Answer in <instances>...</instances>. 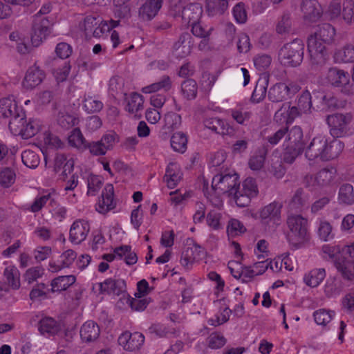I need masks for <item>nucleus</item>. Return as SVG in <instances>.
<instances>
[{
    "mask_svg": "<svg viewBox=\"0 0 354 354\" xmlns=\"http://www.w3.org/2000/svg\"><path fill=\"white\" fill-rule=\"evenodd\" d=\"M335 36V28L327 23L320 25L317 30L309 36L307 47L312 65L322 66L326 63L328 59L326 45L333 44Z\"/></svg>",
    "mask_w": 354,
    "mask_h": 354,
    "instance_id": "nucleus-1",
    "label": "nucleus"
},
{
    "mask_svg": "<svg viewBox=\"0 0 354 354\" xmlns=\"http://www.w3.org/2000/svg\"><path fill=\"white\" fill-rule=\"evenodd\" d=\"M287 225L288 241L296 248H299L308 239L307 220L300 215H291L288 217Z\"/></svg>",
    "mask_w": 354,
    "mask_h": 354,
    "instance_id": "nucleus-2",
    "label": "nucleus"
},
{
    "mask_svg": "<svg viewBox=\"0 0 354 354\" xmlns=\"http://www.w3.org/2000/svg\"><path fill=\"white\" fill-rule=\"evenodd\" d=\"M337 183V170L334 167H326L319 170L315 175L307 174L303 183L310 189L328 187Z\"/></svg>",
    "mask_w": 354,
    "mask_h": 354,
    "instance_id": "nucleus-3",
    "label": "nucleus"
},
{
    "mask_svg": "<svg viewBox=\"0 0 354 354\" xmlns=\"http://www.w3.org/2000/svg\"><path fill=\"white\" fill-rule=\"evenodd\" d=\"M304 44L302 40L296 39L286 44L280 50L279 57L285 66H297L304 58Z\"/></svg>",
    "mask_w": 354,
    "mask_h": 354,
    "instance_id": "nucleus-4",
    "label": "nucleus"
},
{
    "mask_svg": "<svg viewBox=\"0 0 354 354\" xmlns=\"http://www.w3.org/2000/svg\"><path fill=\"white\" fill-rule=\"evenodd\" d=\"M282 207L281 203L274 201L261 209L259 219L266 230L274 231L281 225Z\"/></svg>",
    "mask_w": 354,
    "mask_h": 354,
    "instance_id": "nucleus-5",
    "label": "nucleus"
},
{
    "mask_svg": "<svg viewBox=\"0 0 354 354\" xmlns=\"http://www.w3.org/2000/svg\"><path fill=\"white\" fill-rule=\"evenodd\" d=\"M326 80L333 86L339 88L343 94L354 95V84L351 82L348 72L337 67H330L326 74Z\"/></svg>",
    "mask_w": 354,
    "mask_h": 354,
    "instance_id": "nucleus-6",
    "label": "nucleus"
},
{
    "mask_svg": "<svg viewBox=\"0 0 354 354\" xmlns=\"http://www.w3.org/2000/svg\"><path fill=\"white\" fill-rule=\"evenodd\" d=\"M239 185V178L236 173L217 174L214 176L212 182L213 189L216 191L218 194H227L229 196H233L234 198Z\"/></svg>",
    "mask_w": 354,
    "mask_h": 354,
    "instance_id": "nucleus-7",
    "label": "nucleus"
},
{
    "mask_svg": "<svg viewBox=\"0 0 354 354\" xmlns=\"http://www.w3.org/2000/svg\"><path fill=\"white\" fill-rule=\"evenodd\" d=\"M351 120V113H335L328 115L326 122L330 127V135L334 138H342L348 135Z\"/></svg>",
    "mask_w": 354,
    "mask_h": 354,
    "instance_id": "nucleus-8",
    "label": "nucleus"
},
{
    "mask_svg": "<svg viewBox=\"0 0 354 354\" xmlns=\"http://www.w3.org/2000/svg\"><path fill=\"white\" fill-rule=\"evenodd\" d=\"M327 138L318 136L313 138L305 148V156L310 161H326Z\"/></svg>",
    "mask_w": 354,
    "mask_h": 354,
    "instance_id": "nucleus-9",
    "label": "nucleus"
},
{
    "mask_svg": "<svg viewBox=\"0 0 354 354\" xmlns=\"http://www.w3.org/2000/svg\"><path fill=\"white\" fill-rule=\"evenodd\" d=\"M354 245L348 247L346 253L341 254L335 260V266L342 277L347 281L354 279V258L352 256Z\"/></svg>",
    "mask_w": 354,
    "mask_h": 354,
    "instance_id": "nucleus-10",
    "label": "nucleus"
},
{
    "mask_svg": "<svg viewBox=\"0 0 354 354\" xmlns=\"http://www.w3.org/2000/svg\"><path fill=\"white\" fill-rule=\"evenodd\" d=\"M50 32V24L48 19L35 15L31 32L32 46L35 47L39 46Z\"/></svg>",
    "mask_w": 354,
    "mask_h": 354,
    "instance_id": "nucleus-11",
    "label": "nucleus"
},
{
    "mask_svg": "<svg viewBox=\"0 0 354 354\" xmlns=\"http://www.w3.org/2000/svg\"><path fill=\"white\" fill-rule=\"evenodd\" d=\"M242 189H237L234 201L239 207H246L250 203L251 198L257 196L258 188L256 181L252 178H246L242 185Z\"/></svg>",
    "mask_w": 354,
    "mask_h": 354,
    "instance_id": "nucleus-12",
    "label": "nucleus"
},
{
    "mask_svg": "<svg viewBox=\"0 0 354 354\" xmlns=\"http://www.w3.org/2000/svg\"><path fill=\"white\" fill-rule=\"evenodd\" d=\"M90 231V225L84 219L75 221L69 231V241L73 244H80L87 237Z\"/></svg>",
    "mask_w": 354,
    "mask_h": 354,
    "instance_id": "nucleus-13",
    "label": "nucleus"
},
{
    "mask_svg": "<svg viewBox=\"0 0 354 354\" xmlns=\"http://www.w3.org/2000/svg\"><path fill=\"white\" fill-rule=\"evenodd\" d=\"M301 11L307 22H316L322 15V8L317 0H302Z\"/></svg>",
    "mask_w": 354,
    "mask_h": 354,
    "instance_id": "nucleus-14",
    "label": "nucleus"
},
{
    "mask_svg": "<svg viewBox=\"0 0 354 354\" xmlns=\"http://www.w3.org/2000/svg\"><path fill=\"white\" fill-rule=\"evenodd\" d=\"M145 342V336L139 333H131L126 331L120 335L118 343L125 350L133 351L138 350Z\"/></svg>",
    "mask_w": 354,
    "mask_h": 354,
    "instance_id": "nucleus-15",
    "label": "nucleus"
},
{
    "mask_svg": "<svg viewBox=\"0 0 354 354\" xmlns=\"http://www.w3.org/2000/svg\"><path fill=\"white\" fill-rule=\"evenodd\" d=\"M115 205L116 202L114 199L113 185L112 184H106L102 190L101 198L99 199L96 204V210L101 214H105L114 209Z\"/></svg>",
    "mask_w": 354,
    "mask_h": 354,
    "instance_id": "nucleus-16",
    "label": "nucleus"
},
{
    "mask_svg": "<svg viewBox=\"0 0 354 354\" xmlns=\"http://www.w3.org/2000/svg\"><path fill=\"white\" fill-rule=\"evenodd\" d=\"M297 86L285 83H278L272 86L268 91V99L273 102H282L288 98L291 93H295Z\"/></svg>",
    "mask_w": 354,
    "mask_h": 354,
    "instance_id": "nucleus-17",
    "label": "nucleus"
},
{
    "mask_svg": "<svg viewBox=\"0 0 354 354\" xmlns=\"http://www.w3.org/2000/svg\"><path fill=\"white\" fill-rule=\"evenodd\" d=\"M77 258V253L68 249L62 252L57 261H50L48 263V270L51 272H57L62 269L70 268Z\"/></svg>",
    "mask_w": 354,
    "mask_h": 354,
    "instance_id": "nucleus-18",
    "label": "nucleus"
},
{
    "mask_svg": "<svg viewBox=\"0 0 354 354\" xmlns=\"http://www.w3.org/2000/svg\"><path fill=\"white\" fill-rule=\"evenodd\" d=\"M101 293L120 295L126 292V283L121 279L109 278L102 283H97Z\"/></svg>",
    "mask_w": 354,
    "mask_h": 354,
    "instance_id": "nucleus-19",
    "label": "nucleus"
},
{
    "mask_svg": "<svg viewBox=\"0 0 354 354\" xmlns=\"http://www.w3.org/2000/svg\"><path fill=\"white\" fill-rule=\"evenodd\" d=\"M45 77L44 71L35 64L28 69L22 85L27 89H32L39 86L43 82Z\"/></svg>",
    "mask_w": 354,
    "mask_h": 354,
    "instance_id": "nucleus-20",
    "label": "nucleus"
},
{
    "mask_svg": "<svg viewBox=\"0 0 354 354\" xmlns=\"http://www.w3.org/2000/svg\"><path fill=\"white\" fill-rule=\"evenodd\" d=\"M162 0H146L139 8L138 17L142 21H151L162 7Z\"/></svg>",
    "mask_w": 354,
    "mask_h": 354,
    "instance_id": "nucleus-21",
    "label": "nucleus"
},
{
    "mask_svg": "<svg viewBox=\"0 0 354 354\" xmlns=\"http://www.w3.org/2000/svg\"><path fill=\"white\" fill-rule=\"evenodd\" d=\"M310 201V194L303 188H298L294 192L290 202L289 207L296 212H301L308 208Z\"/></svg>",
    "mask_w": 354,
    "mask_h": 354,
    "instance_id": "nucleus-22",
    "label": "nucleus"
},
{
    "mask_svg": "<svg viewBox=\"0 0 354 354\" xmlns=\"http://www.w3.org/2000/svg\"><path fill=\"white\" fill-rule=\"evenodd\" d=\"M303 131L300 127L295 126L288 129L287 126V134L283 142L284 148H300L304 150L303 143Z\"/></svg>",
    "mask_w": 354,
    "mask_h": 354,
    "instance_id": "nucleus-23",
    "label": "nucleus"
},
{
    "mask_svg": "<svg viewBox=\"0 0 354 354\" xmlns=\"http://www.w3.org/2000/svg\"><path fill=\"white\" fill-rule=\"evenodd\" d=\"M38 330L43 336L50 337L59 333L61 330V326L55 319L45 317L39 320Z\"/></svg>",
    "mask_w": 354,
    "mask_h": 354,
    "instance_id": "nucleus-24",
    "label": "nucleus"
},
{
    "mask_svg": "<svg viewBox=\"0 0 354 354\" xmlns=\"http://www.w3.org/2000/svg\"><path fill=\"white\" fill-rule=\"evenodd\" d=\"M204 126L221 135H229L232 133V128L225 120L218 118H209L204 120Z\"/></svg>",
    "mask_w": 354,
    "mask_h": 354,
    "instance_id": "nucleus-25",
    "label": "nucleus"
},
{
    "mask_svg": "<svg viewBox=\"0 0 354 354\" xmlns=\"http://www.w3.org/2000/svg\"><path fill=\"white\" fill-rule=\"evenodd\" d=\"M80 333L83 342H92L99 337L100 329L95 322L87 321L82 326Z\"/></svg>",
    "mask_w": 354,
    "mask_h": 354,
    "instance_id": "nucleus-26",
    "label": "nucleus"
},
{
    "mask_svg": "<svg viewBox=\"0 0 354 354\" xmlns=\"http://www.w3.org/2000/svg\"><path fill=\"white\" fill-rule=\"evenodd\" d=\"M202 12V7L199 3H189L183 8L181 15L182 19L183 22L187 25L198 22Z\"/></svg>",
    "mask_w": 354,
    "mask_h": 354,
    "instance_id": "nucleus-27",
    "label": "nucleus"
},
{
    "mask_svg": "<svg viewBox=\"0 0 354 354\" xmlns=\"http://www.w3.org/2000/svg\"><path fill=\"white\" fill-rule=\"evenodd\" d=\"M182 173L179 165L174 162H170L166 169L163 180L169 188H174L180 182Z\"/></svg>",
    "mask_w": 354,
    "mask_h": 354,
    "instance_id": "nucleus-28",
    "label": "nucleus"
},
{
    "mask_svg": "<svg viewBox=\"0 0 354 354\" xmlns=\"http://www.w3.org/2000/svg\"><path fill=\"white\" fill-rule=\"evenodd\" d=\"M333 59L335 63L354 62V45L347 44L343 47L336 49L334 52Z\"/></svg>",
    "mask_w": 354,
    "mask_h": 354,
    "instance_id": "nucleus-29",
    "label": "nucleus"
},
{
    "mask_svg": "<svg viewBox=\"0 0 354 354\" xmlns=\"http://www.w3.org/2000/svg\"><path fill=\"white\" fill-rule=\"evenodd\" d=\"M21 108L12 96L0 99V118H9Z\"/></svg>",
    "mask_w": 354,
    "mask_h": 354,
    "instance_id": "nucleus-30",
    "label": "nucleus"
},
{
    "mask_svg": "<svg viewBox=\"0 0 354 354\" xmlns=\"http://www.w3.org/2000/svg\"><path fill=\"white\" fill-rule=\"evenodd\" d=\"M325 277V269L314 268L305 274L304 277V281L307 286L315 288L323 281Z\"/></svg>",
    "mask_w": 354,
    "mask_h": 354,
    "instance_id": "nucleus-31",
    "label": "nucleus"
},
{
    "mask_svg": "<svg viewBox=\"0 0 354 354\" xmlns=\"http://www.w3.org/2000/svg\"><path fill=\"white\" fill-rule=\"evenodd\" d=\"M172 82L169 76L163 75L158 82L142 88L144 93H151L158 91H168L171 89Z\"/></svg>",
    "mask_w": 354,
    "mask_h": 354,
    "instance_id": "nucleus-32",
    "label": "nucleus"
},
{
    "mask_svg": "<svg viewBox=\"0 0 354 354\" xmlns=\"http://www.w3.org/2000/svg\"><path fill=\"white\" fill-rule=\"evenodd\" d=\"M76 281L75 276L73 274L59 276L52 280L50 286L52 292L66 290Z\"/></svg>",
    "mask_w": 354,
    "mask_h": 354,
    "instance_id": "nucleus-33",
    "label": "nucleus"
},
{
    "mask_svg": "<svg viewBox=\"0 0 354 354\" xmlns=\"http://www.w3.org/2000/svg\"><path fill=\"white\" fill-rule=\"evenodd\" d=\"M3 276L11 288L18 290L20 288V272L16 266L10 265L6 267Z\"/></svg>",
    "mask_w": 354,
    "mask_h": 354,
    "instance_id": "nucleus-34",
    "label": "nucleus"
},
{
    "mask_svg": "<svg viewBox=\"0 0 354 354\" xmlns=\"http://www.w3.org/2000/svg\"><path fill=\"white\" fill-rule=\"evenodd\" d=\"M192 37L188 32L183 33L178 41L174 44V48L178 51V57H183L188 55L191 53Z\"/></svg>",
    "mask_w": 354,
    "mask_h": 354,
    "instance_id": "nucleus-35",
    "label": "nucleus"
},
{
    "mask_svg": "<svg viewBox=\"0 0 354 354\" xmlns=\"http://www.w3.org/2000/svg\"><path fill=\"white\" fill-rule=\"evenodd\" d=\"M83 109L87 113L100 112L104 107L103 102L96 96L85 95L82 100Z\"/></svg>",
    "mask_w": 354,
    "mask_h": 354,
    "instance_id": "nucleus-36",
    "label": "nucleus"
},
{
    "mask_svg": "<svg viewBox=\"0 0 354 354\" xmlns=\"http://www.w3.org/2000/svg\"><path fill=\"white\" fill-rule=\"evenodd\" d=\"M25 113L22 108L18 110L12 115L9 118L8 127L10 130L15 134H20V130L23 128L26 123Z\"/></svg>",
    "mask_w": 354,
    "mask_h": 354,
    "instance_id": "nucleus-37",
    "label": "nucleus"
},
{
    "mask_svg": "<svg viewBox=\"0 0 354 354\" xmlns=\"http://www.w3.org/2000/svg\"><path fill=\"white\" fill-rule=\"evenodd\" d=\"M232 118L239 124L247 125L251 117L252 112L248 109L237 106L230 110Z\"/></svg>",
    "mask_w": 354,
    "mask_h": 354,
    "instance_id": "nucleus-38",
    "label": "nucleus"
},
{
    "mask_svg": "<svg viewBox=\"0 0 354 354\" xmlns=\"http://www.w3.org/2000/svg\"><path fill=\"white\" fill-rule=\"evenodd\" d=\"M132 3L113 0V13L115 18L128 20L131 16Z\"/></svg>",
    "mask_w": 354,
    "mask_h": 354,
    "instance_id": "nucleus-39",
    "label": "nucleus"
},
{
    "mask_svg": "<svg viewBox=\"0 0 354 354\" xmlns=\"http://www.w3.org/2000/svg\"><path fill=\"white\" fill-rule=\"evenodd\" d=\"M68 142L71 147L80 150H84L85 146L87 143L79 128H75L71 131L68 136Z\"/></svg>",
    "mask_w": 354,
    "mask_h": 354,
    "instance_id": "nucleus-40",
    "label": "nucleus"
},
{
    "mask_svg": "<svg viewBox=\"0 0 354 354\" xmlns=\"http://www.w3.org/2000/svg\"><path fill=\"white\" fill-rule=\"evenodd\" d=\"M338 201L340 204L351 205L354 203V189L350 184H344L339 187Z\"/></svg>",
    "mask_w": 354,
    "mask_h": 354,
    "instance_id": "nucleus-41",
    "label": "nucleus"
},
{
    "mask_svg": "<svg viewBox=\"0 0 354 354\" xmlns=\"http://www.w3.org/2000/svg\"><path fill=\"white\" fill-rule=\"evenodd\" d=\"M142 96L137 93H132L127 101L126 110L138 116V113L143 109Z\"/></svg>",
    "mask_w": 354,
    "mask_h": 354,
    "instance_id": "nucleus-42",
    "label": "nucleus"
},
{
    "mask_svg": "<svg viewBox=\"0 0 354 354\" xmlns=\"http://www.w3.org/2000/svg\"><path fill=\"white\" fill-rule=\"evenodd\" d=\"M227 7V0H207L206 8L209 15H222Z\"/></svg>",
    "mask_w": 354,
    "mask_h": 354,
    "instance_id": "nucleus-43",
    "label": "nucleus"
},
{
    "mask_svg": "<svg viewBox=\"0 0 354 354\" xmlns=\"http://www.w3.org/2000/svg\"><path fill=\"white\" fill-rule=\"evenodd\" d=\"M344 148V144L339 140H334L330 142L327 140L326 161L337 158L342 153Z\"/></svg>",
    "mask_w": 354,
    "mask_h": 354,
    "instance_id": "nucleus-44",
    "label": "nucleus"
},
{
    "mask_svg": "<svg viewBox=\"0 0 354 354\" xmlns=\"http://www.w3.org/2000/svg\"><path fill=\"white\" fill-rule=\"evenodd\" d=\"M207 225L212 230H219L223 228L222 214L216 209L209 211L206 216Z\"/></svg>",
    "mask_w": 354,
    "mask_h": 354,
    "instance_id": "nucleus-45",
    "label": "nucleus"
},
{
    "mask_svg": "<svg viewBox=\"0 0 354 354\" xmlns=\"http://www.w3.org/2000/svg\"><path fill=\"white\" fill-rule=\"evenodd\" d=\"M187 136L182 132H176L171 138V146L176 151L184 153L187 149Z\"/></svg>",
    "mask_w": 354,
    "mask_h": 354,
    "instance_id": "nucleus-46",
    "label": "nucleus"
},
{
    "mask_svg": "<svg viewBox=\"0 0 354 354\" xmlns=\"http://www.w3.org/2000/svg\"><path fill=\"white\" fill-rule=\"evenodd\" d=\"M61 168L64 169L63 174L66 175V171L70 173L73 169V160H67V157L64 153H57L55 158V170L59 171Z\"/></svg>",
    "mask_w": 354,
    "mask_h": 354,
    "instance_id": "nucleus-47",
    "label": "nucleus"
},
{
    "mask_svg": "<svg viewBox=\"0 0 354 354\" xmlns=\"http://www.w3.org/2000/svg\"><path fill=\"white\" fill-rule=\"evenodd\" d=\"M41 127L40 122L37 120H30L26 122L20 130V134L24 138L28 139L37 133Z\"/></svg>",
    "mask_w": 354,
    "mask_h": 354,
    "instance_id": "nucleus-48",
    "label": "nucleus"
},
{
    "mask_svg": "<svg viewBox=\"0 0 354 354\" xmlns=\"http://www.w3.org/2000/svg\"><path fill=\"white\" fill-rule=\"evenodd\" d=\"M287 134V126H283L278 129H276L273 133H270L266 137V146L274 147L278 145L281 140H286Z\"/></svg>",
    "mask_w": 354,
    "mask_h": 354,
    "instance_id": "nucleus-49",
    "label": "nucleus"
},
{
    "mask_svg": "<svg viewBox=\"0 0 354 354\" xmlns=\"http://www.w3.org/2000/svg\"><path fill=\"white\" fill-rule=\"evenodd\" d=\"M335 313L334 310H326L324 308L317 310L313 313L315 322L318 325L326 326L331 322Z\"/></svg>",
    "mask_w": 354,
    "mask_h": 354,
    "instance_id": "nucleus-50",
    "label": "nucleus"
},
{
    "mask_svg": "<svg viewBox=\"0 0 354 354\" xmlns=\"http://www.w3.org/2000/svg\"><path fill=\"white\" fill-rule=\"evenodd\" d=\"M181 91L183 95L187 99H194L196 97L198 91V86L196 81L192 79H187L185 80L181 84Z\"/></svg>",
    "mask_w": 354,
    "mask_h": 354,
    "instance_id": "nucleus-51",
    "label": "nucleus"
},
{
    "mask_svg": "<svg viewBox=\"0 0 354 354\" xmlns=\"http://www.w3.org/2000/svg\"><path fill=\"white\" fill-rule=\"evenodd\" d=\"M71 70V66L66 61L57 63V67L53 69V73L57 82H64L66 80Z\"/></svg>",
    "mask_w": 354,
    "mask_h": 354,
    "instance_id": "nucleus-52",
    "label": "nucleus"
},
{
    "mask_svg": "<svg viewBox=\"0 0 354 354\" xmlns=\"http://www.w3.org/2000/svg\"><path fill=\"white\" fill-rule=\"evenodd\" d=\"M115 254L118 257H124V261L127 265H133L138 261L136 253L131 251V248L127 245L117 248L115 250Z\"/></svg>",
    "mask_w": 354,
    "mask_h": 354,
    "instance_id": "nucleus-53",
    "label": "nucleus"
},
{
    "mask_svg": "<svg viewBox=\"0 0 354 354\" xmlns=\"http://www.w3.org/2000/svg\"><path fill=\"white\" fill-rule=\"evenodd\" d=\"M44 272L45 269L41 266L30 268L24 273V280L28 284H31L34 281H36L37 279L41 278L44 274Z\"/></svg>",
    "mask_w": 354,
    "mask_h": 354,
    "instance_id": "nucleus-54",
    "label": "nucleus"
},
{
    "mask_svg": "<svg viewBox=\"0 0 354 354\" xmlns=\"http://www.w3.org/2000/svg\"><path fill=\"white\" fill-rule=\"evenodd\" d=\"M342 310L348 313H354V287L349 289L342 298Z\"/></svg>",
    "mask_w": 354,
    "mask_h": 354,
    "instance_id": "nucleus-55",
    "label": "nucleus"
},
{
    "mask_svg": "<svg viewBox=\"0 0 354 354\" xmlns=\"http://www.w3.org/2000/svg\"><path fill=\"white\" fill-rule=\"evenodd\" d=\"M21 160L26 167L33 169L36 168L40 162L38 154L32 150L24 151L21 153Z\"/></svg>",
    "mask_w": 354,
    "mask_h": 354,
    "instance_id": "nucleus-56",
    "label": "nucleus"
},
{
    "mask_svg": "<svg viewBox=\"0 0 354 354\" xmlns=\"http://www.w3.org/2000/svg\"><path fill=\"white\" fill-rule=\"evenodd\" d=\"M102 185V178L96 175H89L87 179V194L95 196Z\"/></svg>",
    "mask_w": 354,
    "mask_h": 354,
    "instance_id": "nucleus-57",
    "label": "nucleus"
},
{
    "mask_svg": "<svg viewBox=\"0 0 354 354\" xmlns=\"http://www.w3.org/2000/svg\"><path fill=\"white\" fill-rule=\"evenodd\" d=\"M119 24V20L111 19L109 21H103L100 23L99 26L96 27L93 30V36L95 37H100L102 34L109 32L113 28L118 26Z\"/></svg>",
    "mask_w": 354,
    "mask_h": 354,
    "instance_id": "nucleus-58",
    "label": "nucleus"
},
{
    "mask_svg": "<svg viewBox=\"0 0 354 354\" xmlns=\"http://www.w3.org/2000/svg\"><path fill=\"white\" fill-rule=\"evenodd\" d=\"M43 141L48 148L52 149H61L64 145L58 136L48 131L44 133Z\"/></svg>",
    "mask_w": 354,
    "mask_h": 354,
    "instance_id": "nucleus-59",
    "label": "nucleus"
},
{
    "mask_svg": "<svg viewBox=\"0 0 354 354\" xmlns=\"http://www.w3.org/2000/svg\"><path fill=\"white\" fill-rule=\"evenodd\" d=\"M79 120L75 115L60 112L57 118L58 124L65 129H68L78 124Z\"/></svg>",
    "mask_w": 354,
    "mask_h": 354,
    "instance_id": "nucleus-60",
    "label": "nucleus"
},
{
    "mask_svg": "<svg viewBox=\"0 0 354 354\" xmlns=\"http://www.w3.org/2000/svg\"><path fill=\"white\" fill-rule=\"evenodd\" d=\"M165 127L168 130H173L180 127L181 124V117L179 114L174 112H169L165 114L164 118Z\"/></svg>",
    "mask_w": 354,
    "mask_h": 354,
    "instance_id": "nucleus-61",
    "label": "nucleus"
},
{
    "mask_svg": "<svg viewBox=\"0 0 354 354\" xmlns=\"http://www.w3.org/2000/svg\"><path fill=\"white\" fill-rule=\"evenodd\" d=\"M341 14L346 23L351 24L353 21L354 15V0H344Z\"/></svg>",
    "mask_w": 354,
    "mask_h": 354,
    "instance_id": "nucleus-62",
    "label": "nucleus"
},
{
    "mask_svg": "<svg viewBox=\"0 0 354 354\" xmlns=\"http://www.w3.org/2000/svg\"><path fill=\"white\" fill-rule=\"evenodd\" d=\"M207 342L209 348L217 349L225 344L226 339L221 333H212L207 337Z\"/></svg>",
    "mask_w": 354,
    "mask_h": 354,
    "instance_id": "nucleus-63",
    "label": "nucleus"
},
{
    "mask_svg": "<svg viewBox=\"0 0 354 354\" xmlns=\"http://www.w3.org/2000/svg\"><path fill=\"white\" fill-rule=\"evenodd\" d=\"M15 176L12 169L5 168L0 172V184L5 187H9L15 183Z\"/></svg>",
    "mask_w": 354,
    "mask_h": 354,
    "instance_id": "nucleus-64",
    "label": "nucleus"
}]
</instances>
